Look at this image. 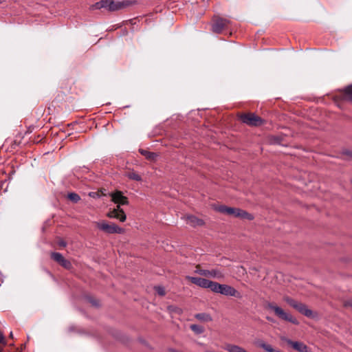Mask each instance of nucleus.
I'll list each match as a JSON object with an SVG mask.
<instances>
[{"mask_svg": "<svg viewBox=\"0 0 352 352\" xmlns=\"http://www.w3.org/2000/svg\"><path fill=\"white\" fill-rule=\"evenodd\" d=\"M214 210L220 213L226 214L234 217H239L243 219L253 220V214L248 213L245 210H243L237 208L228 207L225 205H219L214 206Z\"/></svg>", "mask_w": 352, "mask_h": 352, "instance_id": "nucleus-1", "label": "nucleus"}, {"mask_svg": "<svg viewBox=\"0 0 352 352\" xmlns=\"http://www.w3.org/2000/svg\"><path fill=\"white\" fill-rule=\"evenodd\" d=\"M265 308L272 311L274 313V314L280 320L289 322L296 325L299 324L298 320L295 317H294L291 314L285 311L281 307L277 306L273 302H267L265 304Z\"/></svg>", "mask_w": 352, "mask_h": 352, "instance_id": "nucleus-2", "label": "nucleus"}, {"mask_svg": "<svg viewBox=\"0 0 352 352\" xmlns=\"http://www.w3.org/2000/svg\"><path fill=\"white\" fill-rule=\"evenodd\" d=\"M284 300L292 307L296 309L299 313L307 316V318H314L317 316L316 314H314L304 303L298 302L296 300L288 296L285 297Z\"/></svg>", "mask_w": 352, "mask_h": 352, "instance_id": "nucleus-3", "label": "nucleus"}, {"mask_svg": "<svg viewBox=\"0 0 352 352\" xmlns=\"http://www.w3.org/2000/svg\"><path fill=\"white\" fill-rule=\"evenodd\" d=\"M212 292L228 296H240L239 292L232 286L219 284L217 282H215L214 287L212 288Z\"/></svg>", "mask_w": 352, "mask_h": 352, "instance_id": "nucleus-4", "label": "nucleus"}, {"mask_svg": "<svg viewBox=\"0 0 352 352\" xmlns=\"http://www.w3.org/2000/svg\"><path fill=\"white\" fill-rule=\"evenodd\" d=\"M96 227L107 234H122L124 229L118 226L115 223H108L105 221L95 222Z\"/></svg>", "mask_w": 352, "mask_h": 352, "instance_id": "nucleus-5", "label": "nucleus"}, {"mask_svg": "<svg viewBox=\"0 0 352 352\" xmlns=\"http://www.w3.org/2000/svg\"><path fill=\"white\" fill-rule=\"evenodd\" d=\"M242 122L251 126H259L264 123V120L259 116L252 113H243L239 116Z\"/></svg>", "mask_w": 352, "mask_h": 352, "instance_id": "nucleus-6", "label": "nucleus"}, {"mask_svg": "<svg viewBox=\"0 0 352 352\" xmlns=\"http://www.w3.org/2000/svg\"><path fill=\"white\" fill-rule=\"evenodd\" d=\"M212 21V31L217 34H220L230 23V20L218 16H214Z\"/></svg>", "mask_w": 352, "mask_h": 352, "instance_id": "nucleus-7", "label": "nucleus"}, {"mask_svg": "<svg viewBox=\"0 0 352 352\" xmlns=\"http://www.w3.org/2000/svg\"><path fill=\"white\" fill-rule=\"evenodd\" d=\"M186 278L200 287L210 289L211 291L215 283L214 281L200 277L187 276Z\"/></svg>", "mask_w": 352, "mask_h": 352, "instance_id": "nucleus-8", "label": "nucleus"}, {"mask_svg": "<svg viewBox=\"0 0 352 352\" xmlns=\"http://www.w3.org/2000/svg\"><path fill=\"white\" fill-rule=\"evenodd\" d=\"M196 274H198L201 276L208 277V278H223V274L217 269H213L211 270H204L200 268L199 266L196 267V270H195Z\"/></svg>", "mask_w": 352, "mask_h": 352, "instance_id": "nucleus-9", "label": "nucleus"}, {"mask_svg": "<svg viewBox=\"0 0 352 352\" xmlns=\"http://www.w3.org/2000/svg\"><path fill=\"white\" fill-rule=\"evenodd\" d=\"M280 340L285 342L287 344L290 345L294 349L298 352H308L307 346L302 342L292 341L284 336L281 337Z\"/></svg>", "mask_w": 352, "mask_h": 352, "instance_id": "nucleus-10", "label": "nucleus"}, {"mask_svg": "<svg viewBox=\"0 0 352 352\" xmlns=\"http://www.w3.org/2000/svg\"><path fill=\"white\" fill-rule=\"evenodd\" d=\"M111 200L116 204L128 205L129 201L126 197L123 195L122 192L117 190L110 194Z\"/></svg>", "mask_w": 352, "mask_h": 352, "instance_id": "nucleus-11", "label": "nucleus"}, {"mask_svg": "<svg viewBox=\"0 0 352 352\" xmlns=\"http://www.w3.org/2000/svg\"><path fill=\"white\" fill-rule=\"evenodd\" d=\"M129 5H130V3L129 1L115 2L113 0H109V11L119 10H121Z\"/></svg>", "mask_w": 352, "mask_h": 352, "instance_id": "nucleus-12", "label": "nucleus"}, {"mask_svg": "<svg viewBox=\"0 0 352 352\" xmlns=\"http://www.w3.org/2000/svg\"><path fill=\"white\" fill-rule=\"evenodd\" d=\"M186 222L191 226H202L204 222L202 219H198L195 216L188 215L186 217Z\"/></svg>", "mask_w": 352, "mask_h": 352, "instance_id": "nucleus-13", "label": "nucleus"}, {"mask_svg": "<svg viewBox=\"0 0 352 352\" xmlns=\"http://www.w3.org/2000/svg\"><path fill=\"white\" fill-rule=\"evenodd\" d=\"M91 10H100L101 8H106L109 10V0H101L91 6Z\"/></svg>", "mask_w": 352, "mask_h": 352, "instance_id": "nucleus-14", "label": "nucleus"}, {"mask_svg": "<svg viewBox=\"0 0 352 352\" xmlns=\"http://www.w3.org/2000/svg\"><path fill=\"white\" fill-rule=\"evenodd\" d=\"M195 318L202 322H210L212 320L210 314L206 313L197 314L195 316Z\"/></svg>", "mask_w": 352, "mask_h": 352, "instance_id": "nucleus-15", "label": "nucleus"}, {"mask_svg": "<svg viewBox=\"0 0 352 352\" xmlns=\"http://www.w3.org/2000/svg\"><path fill=\"white\" fill-rule=\"evenodd\" d=\"M139 151L142 155L149 160H155L157 157V155L155 153L150 152L144 149H140Z\"/></svg>", "mask_w": 352, "mask_h": 352, "instance_id": "nucleus-16", "label": "nucleus"}, {"mask_svg": "<svg viewBox=\"0 0 352 352\" xmlns=\"http://www.w3.org/2000/svg\"><path fill=\"white\" fill-rule=\"evenodd\" d=\"M343 97L344 100L352 102V85L346 87L344 89Z\"/></svg>", "mask_w": 352, "mask_h": 352, "instance_id": "nucleus-17", "label": "nucleus"}, {"mask_svg": "<svg viewBox=\"0 0 352 352\" xmlns=\"http://www.w3.org/2000/svg\"><path fill=\"white\" fill-rule=\"evenodd\" d=\"M121 204H117L116 208H113L114 210L117 212V213H119V220L121 222H124L126 221V216L122 208H121Z\"/></svg>", "mask_w": 352, "mask_h": 352, "instance_id": "nucleus-18", "label": "nucleus"}, {"mask_svg": "<svg viewBox=\"0 0 352 352\" xmlns=\"http://www.w3.org/2000/svg\"><path fill=\"white\" fill-rule=\"evenodd\" d=\"M190 328L196 334H201L204 332L205 330L204 327L195 324H191L190 326Z\"/></svg>", "mask_w": 352, "mask_h": 352, "instance_id": "nucleus-19", "label": "nucleus"}, {"mask_svg": "<svg viewBox=\"0 0 352 352\" xmlns=\"http://www.w3.org/2000/svg\"><path fill=\"white\" fill-rule=\"evenodd\" d=\"M126 177L130 179H132V180H135V181H141L142 180V177L140 175H138L136 172L135 171H131V172H129L126 174Z\"/></svg>", "mask_w": 352, "mask_h": 352, "instance_id": "nucleus-20", "label": "nucleus"}, {"mask_svg": "<svg viewBox=\"0 0 352 352\" xmlns=\"http://www.w3.org/2000/svg\"><path fill=\"white\" fill-rule=\"evenodd\" d=\"M51 258L57 262L59 265L62 263L63 260L65 258L59 252H52Z\"/></svg>", "mask_w": 352, "mask_h": 352, "instance_id": "nucleus-21", "label": "nucleus"}, {"mask_svg": "<svg viewBox=\"0 0 352 352\" xmlns=\"http://www.w3.org/2000/svg\"><path fill=\"white\" fill-rule=\"evenodd\" d=\"M67 198L74 203H77L80 200V197L76 192L68 193Z\"/></svg>", "mask_w": 352, "mask_h": 352, "instance_id": "nucleus-22", "label": "nucleus"}, {"mask_svg": "<svg viewBox=\"0 0 352 352\" xmlns=\"http://www.w3.org/2000/svg\"><path fill=\"white\" fill-rule=\"evenodd\" d=\"M119 215H120V214L117 213V212L116 210H114L113 209L110 210L107 214V216L109 218H115L117 219H119Z\"/></svg>", "mask_w": 352, "mask_h": 352, "instance_id": "nucleus-23", "label": "nucleus"}, {"mask_svg": "<svg viewBox=\"0 0 352 352\" xmlns=\"http://www.w3.org/2000/svg\"><path fill=\"white\" fill-rule=\"evenodd\" d=\"M60 265L67 270H69L72 267V263L69 261L64 258Z\"/></svg>", "mask_w": 352, "mask_h": 352, "instance_id": "nucleus-24", "label": "nucleus"}, {"mask_svg": "<svg viewBox=\"0 0 352 352\" xmlns=\"http://www.w3.org/2000/svg\"><path fill=\"white\" fill-rule=\"evenodd\" d=\"M155 289L160 296H164L166 294L164 288L161 286L155 287Z\"/></svg>", "mask_w": 352, "mask_h": 352, "instance_id": "nucleus-25", "label": "nucleus"}, {"mask_svg": "<svg viewBox=\"0 0 352 352\" xmlns=\"http://www.w3.org/2000/svg\"><path fill=\"white\" fill-rule=\"evenodd\" d=\"M342 154L347 155L350 157H352V151L349 150H344L342 151Z\"/></svg>", "mask_w": 352, "mask_h": 352, "instance_id": "nucleus-26", "label": "nucleus"}, {"mask_svg": "<svg viewBox=\"0 0 352 352\" xmlns=\"http://www.w3.org/2000/svg\"><path fill=\"white\" fill-rule=\"evenodd\" d=\"M90 302L94 305V306H98L99 305V302L97 300H95V299H93V298H91L89 300Z\"/></svg>", "mask_w": 352, "mask_h": 352, "instance_id": "nucleus-27", "label": "nucleus"}, {"mask_svg": "<svg viewBox=\"0 0 352 352\" xmlns=\"http://www.w3.org/2000/svg\"><path fill=\"white\" fill-rule=\"evenodd\" d=\"M60 245L63 246V247H65L66 246V243L64 242V241H62L60 243Z\"/></svg>", "mask_w": 352, "mask_h": 352, "instance_id": "nucleus-28", "label": "nucleus"}, {"mask_svg": "<svg viewBox=\"0 0 352 352\" xmlns=\"http://www.w3.org/2000/svg\"><path fill=\"white\" fill-rule=\"evenodd\" d=\"M266 319H267L268 321L274 322V320H273L272 318H270V317H268V316H267V317L266 318Z\"/></svg>", "mask_w": 352, "mask_h": 352, "instance_id": "nucleus-29", "label": "nucleus"}, {"mask_svg": "<svg viewBox=\"0 0 352 352\" xmlns=\"http://www.w3.org/2000/svg\"><path fill=\"white\" fill-rule=\"evenodd\" d=\"M10 338H12V337H13L12 332H10Z\"/></svg>", "mask_w": 352, "mask_h": 352, "instance_id": "nucleus-30", "label": "nucleus"}, {"mask_svg": "<svg viewBox=\"0 0 352 352\" xmlns=\"http://www.w3.org/2000/svg\"><path fill=\"white\" fill-rule=\"evenodd\" d=\"M89 196H94L93 192H90V193H89Z\"/></svg>", "mask_w": 352, "mask_h": 352, "instance_id": "nucleus-31", "label": "nucleus"}, {"mask_svg": "<svg viewBox=\"0 0 352 352\" xmlns=\"http://www.w3.org/2000/svg\"><path fill=\"white\" fill-rule=\"evenodd\" d=\"M89 196H94L93 192H90V193H89Z\"/></svg>", "mask_w": 352, "mask_h": 352, "instance_id": "nucleus-32", "label": "nucleus"}, {"mask_svg": "<svg viewBox=\"0 0 352 352\" xmlns=\"http://www.w3.org/2000/svg\"><path fill=\"white\" fill-rule=\"evenodd\" d=\"M3 1V0H0V3H1Z\"/></svg>", "mask_w": 352, "mask_h": 352, "instance_id": "nucleus-33", "label": "nucleus"}, {"mask_svg": "<svg viewBox=\"0 0 352 352\" xmlns=\"http://www.w3.org/2000/svg\"><path fill=\"white\" fill-rule=\"evenodd\" d=\"M0 352H1V348L0 347Z\"/></svg>", "mask_w": 352, "mask_h": 352, "instance_id": "nucleus-34", "label": "nucleus"}, {"mask_svg": "<svg viewBox=\"0 0 352 352\" xmlns=\"http://www.w3.org/2000/svg\"><path fill=\"white\" fill-rule=\"evenodd\" d=\"M351 307H352V304H351Z\"/></svg>", "mask_w": 352, "mask_h": 352, "instance_id": "nucleus-35", "label": "nucleus"}]
</instances>
